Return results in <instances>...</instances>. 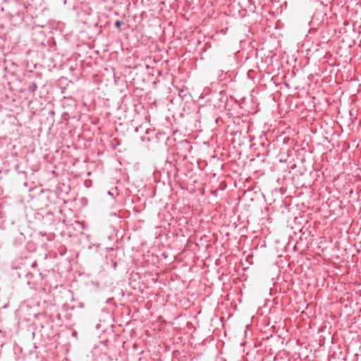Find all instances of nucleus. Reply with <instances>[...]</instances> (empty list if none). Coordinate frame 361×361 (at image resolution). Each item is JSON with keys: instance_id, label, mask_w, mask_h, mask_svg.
I'll use <instances>...</instances> for the list:
<instances>
[{"instance_id": "1", "label": "nucleus", "mask_w": 361, "mask_h": 361, "mask_svg": "<svg viewBox=\"0 0 361 361\" xmlns=\"http://www.w3.org/2000/svg\"><path fill=\"white\" fill-rule=\"evenodd\" d=\"M122 24H123V22H122V21H117V22H116V24H115V25H116V26L117 27H119Z\"/></svg>"}]
</instances>
